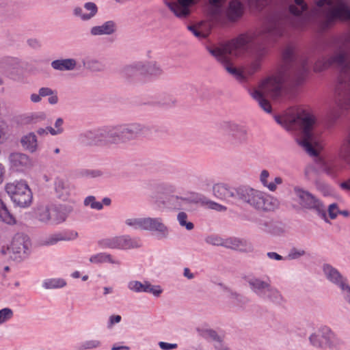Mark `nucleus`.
I'll list each match as a JSON object with an SVG mask.
<instances>
[{
  "label": "nucleus",
  "mask_w": 350,
  "mask_h": 350,
  "mask_svg": "<svg viewBox=\"0 0 350 350\" xmlns=\"http://www.w3.org/2000/svg\"><path fill=\"white\" fill-rule=\"evenodd\" d=\"M284 1L288 5L289 12L293 16V18L284 15L273 16L258 34L243 33L228 43L213 46L208 49L209 53L238 81L245 82L249 77L260 68L262 59L266 54L265 49L257 50L254 54V60L243 68H237L232 64V58L243 55L256 42L258 36L263 39H273L282 36L288 25L297 29H304L308 24L314 23L312 6L309 9L304 0H284Z\"/></svg>",
  "instance_id": "f257e3e1"
},
{
  "label": "nucleus",
  "mask_w": 350,
  "mask_h": 350,
  "mask_svg": "<svg viewBox=\"0 0 350 350\" xmlns=\"http://www.w3.org/2000/svg\"><path fill=\"white\" fill-rule=\"evenodd\" d=\"M312 14L314 23L325 31L338 20L350 23V3L349 0H316L312 5ZM334 45V53L316 62L314 70L321 72L332 65L340 68L335 94L338 105L347 109L350 108V32L336 39Z\"/></svg>",
  "instance_id": "f03ea898"
},
{
  "label": "nucleus",
  "mask_w": 350,
  "mask_h": 350,
  "mask_svg": "<svg viewBox=\"0 0 350 350\" xmlns=\"http://www.w3.org/2000/svg\"><path fill=\"white\" fill-rule=\"evenodd\" d=\"M276 122L289 131H299L301 133L298 143L312 156H317L323 150V129L316 116L306 111H291L275 117Z\"/></svg>",
  "instance_id": "7ed1b4c3"
},
{
  "label": "nucleus",
  "mask_w": 350,
  "mask_h": 350,
  "mask_svg": "<svg viewBox=\"0 0 350 350\" xmlns=\"http://www.w3.org/2000/svg\"><path fill=\"white\" fill-rule=\"evenodd\" d=\"M283 79L280 75H273L263 79L256 87L248 90L250 95L266 112L271 111L267 98H278L282 94Z\"/></svg>",
  "instance_id": "20e7f679"
},
{
  "label": "nucleus",
  "mask_w": 350,
  "mask_h": 350,
  "mask_svg": "<svg viewBox=\"0 0 350 350\" xmlns=\"http://www.w3.org/2000/svg\"><path fill=\"white\" fill-rule=\"evenodd\" d=\"M237 196L242 202L258 211H273L280 205L279 200L274 196L250 187H238Z\"/></svg>",
  "instance_id": "39448f33"
},
{
  "label": "nucleus",
  "mask_w": 350,
  "mask_h": 350,
  "mask_svg": "<svg viewBox=\"0 0 350 350\" xmlns=\"http://www.w3.org/2000/svg\"><path fill=\"white\" fill-rule=\"evenodd\" d=\"M225 2L226 0H208V9L212 19L219 23H224L226 19L232 22L239 19L244 12L243 5L237 0H232L224 10Z\"/></svg>",
  "instance_id": "423d86ee"
},
{
  "label": "nucleus",
  "mask_w": 350,
  "mask_h": 350,
  "mask_svg": "<svg viewBox=\"0 0 350 350\" xmlns=\"http://www.w3.org/2000/svg\"><path fill=\"white\" fill-rule=\"evenodd\" d=\"M310 344L322 350H340L343 345L342 339L327 325H321L308 337Z\"/></svg>",
  "instance_id": "0eeeda50"
},
{
  "label": "nucleus",
  "mask_w": 350,
  "mask_h": 350,
  "mask_svg": "<svg viewBox=\"0 0 350 350\" xmlns=\"http://www.w3.org/2000/svg\"><path fill=\"white\" fill-rule=\"evenodd\" d=\"M5 191L16 206L26 208L32 202V192L25 180H16L5 185Z\"/></svg>",
  "instance_id": "6e6552de"
},
{
  "label": "nucleus",
  "mask_w": 350,
  "mask_h": 350,
  "mask_svg": "<svg viewBox=\"0 0 350 350\" xmlns=\"http://www.w3.org/2000/svg\"><path fill=\"white\" fill-rule=\"evenodd\" d=\"M146 127L139 123H131L116 126L109 130L107 137L112 143L126 142L144 133Z\"/></svg>",
  "instance_id": "1a4fd4ad"
},
{
  "label": "nucleus",
  "mask_w": 350,
  "mask_h": 350,
  "mask_svg": "<svg viewBox=\"0 0 350 350\" xmlns=\"http://www.w3.org/2000/svg\"><path fill=\"white\" fill-rule=\"evenodd\" d=\"M30 247L31 242L27 236L16 234L9 245L2 247L1 252L14 260H18L24 258L28 255Z\"/></svg>",
  "instance_id": "9d476101"
},
{
  "label": "nucleus",
  "mask_w": 350,
  "mask_h": 350,
  "mask_svg": "<svg viewBox=\"0 0 350 350\" xmlns=\"http://www.w3.org/2000/svg\"><path fill=\"white\" fill-rule=\"evenodd\" d=\"M99 245L102 248L126 250L139 248L142 247V243L138 238L122 235L103 239L99 242Z\"/></svg>",
  "instance_id": "9b49d317"
},
{
  "label": "nucleus",
  "mask_w": 350,
  "mask_h": 350,
  "mask_svg": "<svg viewBox=\"0 0 350 350\" xmlns=\"http://www.w3.org/2000/svg\"><path fill=\"white\" fill-rule=\"evenodd\" d=\"M221 129L228 135L234 144H243L249 140V132L246 126L232 121L224 122Z\"/></svg>",
  "instance_id": "f8f14e48"
},
{
  "label": "nucleus",
  "mask_w": 350,
  "mask_h": 350,
  "mask_svg": "<svg viewBox=\"0 0 350 350\" xmlns=\"http://www.w3.org/2000/svg\"><path fill=\"white\" fill-rule=\"evenodd\" d=\"M8 160L10 170L14 172L25 174L34 166L33 159L28 154L21 152H11Z\"/></svg>",
  "instance_id": "ddd939ff"
},
{
  "label": "nucleus",
  "mask_w": 350,
  "mask_h": 350,
  "mask_svg": "<svg viewBox=\"0 0 350 350\" xmlns=\"http://www.w3.org/2000/svg\"><path fill=\"white\" fill-rule=\"evenodd\" d=\"M293 193L295 199L302 208L314 209L319 212L323 211L324 207L322 203L309 191L296 186L293 188Z\"/></svg>",
  "instance_id": "4468645a"
},
{
  "label": "nucleus",
  "mask_w": 350,
  "mask_h": 350,
  "mask_svg": "<svg viewBox=\"0 0 350 350\" xmlns=\"http://www.w3.org/2000/svg\"><path fill=\"white\" fill-rule=\"evenodd\" d=\"M145 230L155 232L159 240L168 239L170 232L161 217H146Z\"/></svg>",
  "instance_id": "2eb2a0df"
},
{
  "label": "nucleus",
  "mask_w": 350,
  "mask_h": 350,
  "mask_svg": "<svg viewBox=\"0 0 350 350\" xmlns=\"http://www.w3.org/2000/svg\"><path fill=\"white\" fill-rule=\"evenodd\" d=\"M200 0H176L167 3L170 10L178 18H186L191 13V7Z\"/></svg>",
  "instance_id": "dca6fc26"
},
{
  "label": "nucleus",
  "mask_w": 350,
  "mask_h": 350,
  "mask_svg": "<svg viewBox=\"0 0 350 350\" xmlns=\"http://www.w3.org/2000/svg\"><path fill=\"white\" fill-rule=\"evenodd\" d=\"M244 280L247 283L251 291L260 298L265 295L266 291L271 284L269 278L263 279L262 278L248 275L244 277Z\"/></svg>",
  "instance_id": "f3484780"
},
{
  "label": "nucleus",
  "mask_w": 350,
  "mask_h": 350,
  "mask_svg": "<svg viewBox=\"0 0 350 350\" xmlns=\"http://www.w3.org/2000/svg\"><path fill=\"white\" fill-rule=\"evenodd\" d=\"M323 272L325 278L340 289H342L345 286L349 284L347 279L343 277L338 269L329 264L323 265Z\"/></svg>",
  "instance_id": "a211bd4d"
},
{
  "label": "nucleus",
  "mask_w": 350,
  "mask_h": 350,
  "mask_svg": "<svg viewBox=\"0 0 350 350\" xmlns=\"http://www.w3.org/2000/svg\"><path fill=\"white\" fill-rule=\"evenodd\" d=\"M70 210L66 206L51 204L48 225H59L64 222Z\"/></svg>",
  "instance_id": "6ab92c4d"
},
{
  "label": "nucleus",
  "mask_w": 350,
  "mask_h": 350,
  "mask_svg": "<svg viewBox=\"0 0 350 350\" xmlns=\"http://www.w3.org/2000/svg\"><path fill=\"white\" fill-rule=\"evenodd\" d=\"M55 191L57 197L63 201H70L75 191V186L63 179L57 178L55 182Z\"/></svg>",
  "instance_id": "aec40b11"
},
{
  "label": "nucleus",
  "mask_w": 350,
  "mask_h": 350,
  "mask_svg": "<svg viewBox=\"0 0 350 350\" xmlns=\"http://www.w3.org/2000/svg\"><path fill=\"white\" fill-rule=\"evenodd\" d=\"M226 247L242 252H251L253 251V245L250 241L234 237L226 239Z\"/></svg>",
  "instance_id": "412c9836"
},
{
  "label": "nucleus",
  "mask_w": 350,
  "mask_h": 350,
  "mask_svg": "<svg viewBox=\"0 0 350 350\" xmlns=\"http://www.w3.org/2000/svg\"><path fill=\"white\" fill-rule=\"evenodd\" d=\"M237 188H231L225 183H216L213 186V193L219 199L230 201L231 198H237Z\"/></svg>",
  "instance_id": "4be33fe9"
},
{
  "label": "nucleus",
  "mask_w": 350,
  "mask_h": 350,
  "mask_svg": "<svg viewBox=\"0 0 350 350\" xmlns=\"http://www.w3.org/2000/svg\"><path fill=\"white\" fill-rule=\"evenodd\" d=\"M206 198H207L203 195L197 193H192L188 198H182L178 197L177 196H172L170 197V201L172 204H174V208H180L181 204L183 203L191 202L195 204H200L202 206H204Z\"/></svg>",
  "instance_id": "5701e85b"
},
{
  "label": "nucleus",
  "mask_w": 350,
  "mask_h": 350,
  "mask_svg": "<svg viewBox=\"0 0 350 350\" xmlns=\"http://www.w3.org/2000/svg\"><path fill=\"white\" fill-rule=\"evenodd\" d=\"M270 174L268 170H262L259 174V181L261 185L270 191H275L278 186L283 183V179L280 176H275L272 181H269Z\"/></svg>",
  "instance_id": "b1692460"
},
{
  "label": "nucleus",
  "mask_w": 350,
  "mask_h": 350,
  "mask_svg": "<svg viewBox=\"0 0 350 350\" xmlns=\"http://www.w3.org/2000/svg\"><path fill=\"white\" fill-rule=\"evenodd\" d=\"M20 143L23 149L30 153H35L39 150L38 137L33 132H29L23 135Z\"/></svg>",
  "instance_id": "393cba45"
},
{
  "label": "nucleus",
  "mask_w": 350,
  "mask_h": 350,
  "mask_svg": "<svg viewBox=\"0 0 350 350\" xmlns=\"http://www.w3.org/2000/svg\"><path fill=\"white\" fill-rule=\"evenodd\" d=\"M51 67L53 69L61 72L72 71L77 68L78 62L75 58L58 59L52 61Z\"/></svg>",
  "instance_id": "a878e982"
},
{
  "label": "nucleus",
  "mask_w": 350,
  "mask_h": 350,
  "mask_svg": "<svg viewBox=\"0 0 350 350\" xmlns=\"http://www.w3.org/2000/svg\"><path fill=\"white\" fill-rule=\"evenodd\" d=\"M46 119L43 111H38L23 114L18 118V123L21 125H31L40 122Z\"/></svg>",
  "instance_id": "bb28decb"
},
{
  "label": "nucleus",
  "mask_w": 350,
  "mask_h": 350,
  "mask_svg": "<svg viewBox=\"0 0 350 350\" xmlns=\"http://www.w3.org/2000/svg\"><path fill=\"white\" fill-rule=\"evenodd\" d=\"M188 29L198 38H206L211 32V25L206 21H201L187 27Z\"/></svg>",
  "instance_id": "cd10ccee"
},
{
  "label": "nucleus",
  "mask_w": 350,
  "mask_h": 350,
  "mask_svg": "<svg viewBox=\"0 0 350 350\" xmlns=\"http://www.w3.org/2000/svg\"><path fill=\"white\" fill-rule=\"evenodd\" d=\"M89 260L91 263L99 265L102 263H109L115 265H120L121 262L107 252H99L92 255Z\"/></svg>",
  "instance_id": "c85d7f7f"
},
{
  "label": "nucleus",
  "mask_w": 350,
  "mask_h": 350,
  "mask_svg": "<svg viewBox=\"0 0 350 350\" xmlns=\"http://www.w3.org/2000/svg\"><path fill=\"white\" fill-rule=\"evenodd\" d=\"M116 30V25L112 21H108L100 25L92 27L90 34L94 36L111 35Z\"/></svg>",
  "instance_id": "c756f323"
},
{
  "label": "nucleus",
  "mask_w": 350,
  "mask_h": 350,
  "mask_svg": "<svg viewBox=\"0 0 350 350\" xmlns=\"http://www.w3.org/2000/svg\"><path fill=\"white\" fill-rule=\"evenodd\" d=\"M144 62H135L124 68L123 75L128 78H133L138 76H144Z\"/></svg>",
  "instance_id": "7c9ffc66"
},
{
  "label": "nucleus",
  "mask_w": 350,
  "mask_h": 350,
  "mask_svg": "<svg viewBox=\"0 0 350 350\" xmlns=\"http://www.w3.org/2000/svg\"><path fill=\"white\" fill-rule=\"evenodd\" d=\"M338 158L347 165H350V132L342 142L338 150Z\"/></svg>",
  "instance_id": "2f4dec72"
},
{
  "label": "nucleus",
  "mask_w": 350,
  "mask_h": 350,
  "mask_svg": "<svg viewBox=\"0 0 350 350\" xmlns=\"http://www.w3.org/2000/svg\"><path fill=\"white\" fill-rule=\"evenodd\" d=\"M319 164L321 170L327 175L335 176L338 173L341 172L345 166L339 165L334 162L327 161L322 159H319Z\"/></svg>",
  "instance_id": "473e14b6"
},
{
  "label": "nucleus",
  "mask_w": 350,
  "mask_h": 350,
  "mask_svg": "<svg viewBox=\"0 0 350 350\" xmlns=\"http://www.w3.org/2000/svg\"><path fill=\"white\" fill-rule=\"evenodd\" d=\"M144 76L157 77L163 73L161 65L154 61L144 62Z\"/></svg>",
  "instance_id": "72a5a7b5"
},
{
  "label": "nucleus",
  "mask_w": 350,
  "mask_h": 350,
  "mask_svg": "<svg viewBox=\"0 0 350 350\" xmlns=\"http://www.w3.org/2000/svg\"><path fill=\"white\" fill-rule=\"evenodd\" d=\"M262 299L276 304H280L284 301L281 293L276 288L272 286L271 284L269 285Z\"/></svg>",
  "instance_id": "f704fd0d"
},
{
  "label": "nucleus",
  "mask_w": 350,
  "mask_h": 350,
  "mask_svg": "<svg viewBox=\"0 0 350 350\" xmlns=\"http://www.w3.org/2000/svg\"><path fill=\"white\" fill-rule=\"evenodd\" d=\"M66 281L64 278H51L44 280L42 283V286L44 289L50 290L62 288L66 286Z\"/></svg>",
  "instance_id": "c9c22d12"
},
{
  "label": "nucleus",
  "mask_w": 350,
  "mask_h": 350,
  "mask_svg": "<svg viewBox=\"0 0 350 350\" xmlns=\"http://www.w3.org/2000/svg\"><path fill=\"white\" fill-rule=\"evenodd\" d=\"M51 204L40 205L37 207L35 211L36 217L40 222L48 224L51 213Z\"/></svg>",
  "instance_id": "e433bc0d"
},
{
  "label": "nucleus",
  "mask_w": 350,
  "mask_h": 350,
  "mask_svg": "<svg viewBox=\"0 0 350 350\" xmlns=\"http://www.w3.org/2000/svg\"><path fill=\"white\" fill-rule=\"evenodd\" d=\"M0 221L8 224L14 225L16 224V219L10 213L4 202L0 198Z\"/></svg>",
  "instance_id": "4c0bfd02"
},
{
  "label": "nucleus",
  "mask_w": 350,
  "mask_h": 350,
  "mask_svg": "<svg viewBox=\"0 0 350 350\" xmlns=\"http://www.w3.org/2000/svg\"><path fill=\"white\" fill-rule=\"evenodd\" d=\"M197 332L198 334L204 338L206 340L210 341H215L217 342L221 338L217 334L216 331L213 329L206 327H200L197 328Z\"/></svg>",
  "instance_id": "58836bf2"
},
{
  "label": "nucleus",
  "mask_w": 350,
  "mask_h": 350,
  "mask_svg": "<svg viewBox=\"0 0 350 350\" xmlns=\"http://www.w3.org/2000/svg\"><path fill=\"white\" fill-rule=\"evenodd\" d=\"M103 342L98 338H92L82 341L78 345L79 350H94L100 349Z\"/></svg>",
  "instance_id": "ea45409f"
},
{
  "label": "nucleus",
  "mask_w": 350,
  "mask_h": 350,
  "mask_svg": "<svg viewBox=\"0 0 350 350\" xmlns=\"http://www.w3.org/2000/svg\"><path fill=\"white\" fill-rule=\"evenodd\" d=\"M125 224L133 230H145L146 217H129L124 221Z\"/></svg>",
  "instance_id": "a19ab883"
},
{
  "label": "nucleus",
  "mask_w": 350,
  "mask_h": 350,
  "mask_svg": "<svg viewBox=\"0 0 350 350\" xmlns=\"http://www.w3.org/2000/svg\"><path fill=\"white\" fill-rule=\"evenodd\" d=\"M163 290L160 285L152 284L149 281L145 280L144 293H150L154 297H159Z\"/></svg>",
  "instance_id": "79ce46f5"
},
{
  "label": "nucleus",
  "mask_w": 350,
  "mask_h": 350,
  "mask_svg": "<svg viewBox=\"0 0 350 350\" xmlns=\"http://www.w3.org/2000/svg\"><path fill=\"white\" fill-rule=\"evenodd\" d=\"M129 290L136 293H144L145 280L142 282L138 280H131L127 284Z\"/></svg>",
  "instance_id": "37998d69"
},
{
  "label": "nucleus",
  "mask_w": 350,
  "mask_h": 350,
  "mask_svg": "<svg viewBox=\"0 0 350 350\" xmlns=\"http://www.w3.org/2000/svg\"><path fill=\"white\" fill-rule=\"evenodd\" d=\"M306 255V252L304 249L301 247H292L286 257L287 260H297L302 256Z\"/></svg>",
  "instance_id": "c03bdc74"
},
{
  "label": "nucleus",
  "mask_w": 350,
  "mask_h": 350,
  "mask_svg": "<svg viewBox=\"0 0 350 350\" xmlns=\"http://www.w3.org/2000/svg\"><path fill=\"white\" fill-rule=\"evenodd\" d=\"M187 215L185 212H180L177 215V220L180 226L185 228L187 230H191L194 228L192 222L187 221Z\"/></svg>",
  "instance_id": "a18cd8bd"
},
{
  "label": "nucleus",
  "mask_w": 350,
  "mask_h": 350,
  "mask_svg": "<svg viewBox=\"0 0 350 350\" xmlns=\"http://www.w3.org/2000/svg\"><path fill=\"white\" fill-rule=\"evenodd\" d=\"M14 317V311L10 308H3L0 310V325L10 321Z\"/></svg>",
  "instance_id": "49530a36"
},
{
  "label": "nucleus",
  "mask_w": 350,
  "mask_h": 350,
  "mask_svg": "<svg viewBox=\"0 0 350 350\" xmlns=\"http://www.w3.org/2000/svg\"><path fill=\"white\" fill-rule=\"evenodd\" d=\"M83 204L85 206H89L92 209L101 210L103 208V204L96 200L93 196H89L84 200Z\"/></svg>",
  "instance_id": "de8ad7c7"
},
{
  "label": "nucleus",
  "mask_w": 350,
  "mask_h": 350,
  "mask_svg": "<svg viewBox=\"0 0 350 350\" xmlns=\"http://www.w3.org/2000/svg\"><path fill=\"white\" fill-rule=\"evenodd\" d=\"M64 124V120L62 118H57L54 124L55 128H53L51 126H48L47 130L52 135H59L63 133L64 129L62 127Z\"/></svg>",
  "instance_id": "09e8293b"
},
{
  "label": "nucleus",
  "mask_w": 350,
  "mask_h": 350,
  "mask_svg": "<svg viewBox=\"0 0 350 350\" xmlns=\"http://www.w3.org/2000/svg\"><path fill=\"white\" fill-rule=\"evenodd\" d=\"M66 239L61 234H51L47 237L43 241L45 245H53L60 241H64Z\"/></svg>",
  "instance_id": "8fccbe9b"
},
{
  "label": "nucleus",
  "mask_w": 350,
  "mask_h": 350,
  "mask_svg": "<svg viewBox=\"0 0 350 350\" xmlns=\"http://www.w3.org/2000/svg\"><path fill=\"white\" fill-rule=\"evenodd\" d=\"M84 8L87 10V11H89L90 13L87 14L88 15L84 16L83 17L85 18H89V19H91L92 18H93L97 13L98 12V8H97V6L96 5L93 3V2H88V3H85L84 4Z\"/></svg>",
  "instance_id": "3c124183"
},
{
  "label": "nucleus",
  "mask_w": 350,
  "mask_h": 350,
  "mask_svg": "<svg viewBox=\"0 0 350 350\" xmlns=\"http://www.w3.org/2000/svg\"><path fill=\"white\" fill-rule=\"evenodd\" d=\"M206 242L213 245L223 246L226 247V239H222L217 235L208 237L206 239Z\"/></svg>",
  "instance_id": "603ef678"
},
{
  "label": "nucleus",
  "mask_w": 350,
  "mask_h": 350,
  "mask_svg": "<svg viewBox=\"0 0 350 350\" xmlns=\"http://www.w3.org/2000/svg\"><path fill=\"white\" fill-rule=\"evenodd\" d=\"M204 206L208 208L213 209V210L219 211V212H223V211H226V206H224L220 204H218L215 202H213L212 200H210L208 198H206Z\"/></svg>",
  "instance_id": "864d4df0"
},
{
  "label": "nucleus",
  "mask_w": 350,
  "mask_h": 350,
  "mask_svg": "<svg viewBox=\"0 0 350 350\" xmlns=\"http://www.w3.org/2000/svg\"><path fill=\"white\" fill-rule=\"evenodd\" d=\"M317 189L324 196H331L334 195V191L332 188L327 184L319 183L317 185Z\"/></svg>",
  "instance_id": "5fc2aeb1"
},
{
  "label": "nucleus",
  "mask_w": 350,
  "mask_h": 350,
  "mask_svg": "<svg viewBox=\"0 0 350 350\" xmlns=\"http://www.w3.org/2000/svg\"><path fill=\"white\" fill-rule=\"evenodd\" d=\"M122 320V317L119 314H112L109 317L107 327L111 329L115 325L119 323Z\"/></svg>",
  "instance_id": "6e6d98bb"
},
{
  "label": "nucleus",
  "mask_w": 350,
  "mask_h": 350,
  "mask_svg": "<svg viewBox=\"0 0 350 350\" xmlns=\"http://www.w3.org/2000/svg\"><path fill=\"white\" fill-rule=\"evenodd\" d=\"M327 211H328L329 217L332 219H336L340 213L338 206L337 204H336V203L331 204L328 206Z\"/></svg>",
  "instance_id": "4d7b16f0"
},
{
  "label": "nucleus",
  "mask_w": 350,
  "mask_h": 350,
  "mask_svg": "<svg viewBox=\"0 0 350 350\" xmlns=\"http://www.w3.org/2000/svg\"><path fill=\"white\" fill-rule=\"evenodd\" d=\"M157 189L158 191L162 193L174 192V187L167 183H160L157 185Z\"/></svg>",
  "instance_id": "13d9d810"
},
{
  "label": "nucleus",
  "mask_w": 350,
  "mask_h": 350,
  "mask_svg": "<svg viewBox=\"0 0 350 350\" xmlns=\"http://www.w3.org/2000/svg\"><path fill=\"white\" fill-rule=\"evenodd\" d=\"M248 3L257 9H261L266 5L270 0H247Z\"/></svg>",
  "instance_id": "bf43d9fd"
},
{
  "label": "nucleus",
  "mask_w": 350,
  "mask_h": 350,
  "mask_svg": "<svg viewBox=\"0 0 350 350\" xmlns=\"http://www.w3.org/2000/svg\"><path fill=\"white\" fill-rule=\"evenodd\" d=\"M340 291L345 302L350 305V285L345 286L344 288L340 289Z\"/></svg>",
  "instance_id": "052dcab7"
},
{
  "label": "nucleus",
  "mask_w": 350,
  "mask_h": 350,
  "mask_svg": "<svg viewBox=\"0 0 350 350\" xmlns=\"http://www.w3.org/2000/svg\"><path fill=\"white\" fill-rule=\"evenodd\" d=\"M158 345L162 350H172L178 347L176 343H169L163 341L159 342Z\"/></svg>",
  "instance_id": "680f3d73"
},
{
  "label": "nucleus",
  "mask_w": 350,
  "mask_h": 350,
  "mask_svg": "<svg viewBox=\"0 0 350 350\" xmlns=\"http://www.w3.org/2000/svg\"><path fill=\"white\" fill-rule=\"evenodd\" d=\"M294 57V52L293 49L287 48L283 53V58L286 62L291 61Z\"/></svg>",
  "instance_id": "e2e57ef3"
},
{
  "label": "nucleus",
  "mask_w": 350,
  "mask_h": 350,
  "mask_svg": "<svg viewBox=\"0 0 350 350\" xmlns=\"http://www.w3.org/2000/svg\"><path fill=\"white\" fill-rule=\"evenodd\" d=\"M73 13H74L75 16L79 17L83 21L90 20L89 18H85L83 17V16H85L88 14H87V13H85L83 12V10L80 7L75 8L73 10Z\"/></svg>",
  "instance_id": "0e129e2a"
},
{
  "label": "nucleus",
  "mask_w": 350,
  "mask_h": 350,
  "mask_svg": "<svg viewBox=\"0 0 350 350\" xmlns=\"http://www.w3.org/2000/svg\"><path fill=\"white\" fill-rule=\"evenodd\" d=\"M214 347L215 350H230L228 345L224 343L221 338L214 345Z\"/></svg>",
  "instance_id": "69168bd1"
},
{
  "label": "nucleus",
  "mask_w": 350,
  "mask_h": 350,
  "mask_svg": "<svg viewBox=\"0 0 350 350\" xmlns=\"http://www.w3.org/2000/svg\"><path fill=\"white\" fill-rule=\"evenodd\" d=\"M38 92H39L41 97H45V96H49L51 94H53L54 90H53L50 88L43 87V88H40Z\"/></svg>",
  "instance_id": "338daca9"
},
{
  "label": "nucleus",
  "mask_w": 350,
  "mask_h": 350,
  "mask_svg": "<svg viewBox=\"0 0 350 350\" xmlns=\"http://www.w3.org/2000/svg\"><path fill=\"white\" fill-rule=\"evenodd\" d=\"M267 256H268L269 258H270L271 260H277V261H280V260H283L285 259L283 256H282L279 254L274 252H268L267 254Z\"/></svg>",
  "instance_id": "774afa93"
}]
</instances>
